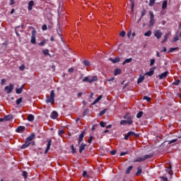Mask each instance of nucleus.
I'll return each instance as SVG.
<instances>
[{"label":"nucleus","mask_w":181,"mask_h":181,"mask_svg":"<svg viewBox=\"0 0 181 181\" xmlns=\"http://www.w3.org/2000/svg\"><path fill=\"white\" fill-rule=\"evenodd\" d=\"M42 29L43 30H47V25H46L45 24L43 25L42 26Z\"/></svg>","instance_id":"56"},{"label":"nucleus","mask_w":181,"mask_h":181,"mask_svg":"<svg viewBox=\"0 0 181 181\" xmlns=\"http://www.w3.org/2000/svg\"><path fill=\"white\" fill-rule=\"evenodd\" d=\"M7 94H11V92L13 90V85L10 84L5 87Z\"/></svg>","instance_id":"10"},{"label":"nucleus","mask_w":181,"mask_h":181,"mask_svg":"<svg viewBox=\"0 0 181 181\" xmlns=\"http://www.w3.org/2000/svg\"><path fill=\"white\" fill-rule=\"evenodd\" d=\"M35 6V1L31 0L28 2V11H32V9H33V6Z\"/></svg>","instance_id":"15"},{"label":"nucleus","mask_w":181,"mask_h":181,"mask_svg":"<svg viewBox=\"0 0 181 181\" xmlns=\"http://www.w3.org/2000/svg\"><path fill=\"white\" fill-rule=\"evenodd\" d=\"M115 153H117V150H113L110 151L111 155H115Z\"/></svg>","instance_id":"61"},{"label":"nucleus","mask_w":181,"mask_h":181,"mask_svg":"<svg viewBox=\"0 0 181 181\" xmlns=\"http://www.w3.org/2000/svg\"><path fill=\"white\" fill-rule=\"evenodd\" d=\"M103 98V95H100L92 103V105H95V104H97V103H98V101H100V100H101Z\"/></svg>","instance_id":"22"},{"label":"nucleus","mask_w":181,"mask_h":181,"mask_svg":"<svg viewBox=\"0 0 181 181\" xmlns=\"http://www.w3.org/2000/svg\"><path fill=\"white\" fill-rule=\"evenodd\" d=\"M168 8V1L165 0L162 4V9H166Z\"/></svg>","instance_id":"28"},{"label":"nucleus","mask_w":181,"mask_h":181,"mask_svg":"<svg viewBox=\"0 0 181 181\" xmlns=\"http://www.w3.org/2000/svg\"><path fill=\"white\" fill-rule=\"evenodd\" d=\"M168 74H169V71H165L163 74H160L158 77L160 80H163V78H166L168 77Z\"/></svg>","instance_id":"13"},{"label":"nucleus","mask_w":181,"mask_h":181,"mask_svg":"<svg viewBox=\"0 0 181 181\" xmlns=\"http://www.w3.org/2000/svg\"><path fill=\"white\" fill-rule=\"evenodd\" d=\"M134 169V166L130 165L127 169L126 170V175H129L131 173V171Z\"/></svg>","instance_id":"26"},{"label":"nucleus","mask_w":181,"mask_h":181,"mask_svg":"<svg viewBox=\"0 0 181 181\" xmlns=\"http://www.w3.org/2000/svg\"><path fill=\"white\" fill-rule=\"evenodd\" d=\"M144 115V112L140 111L137 115H136V118H141Z\"/></svg>","instance_id":"40"},{"label":"nucleus","mask_w":181,"mask_h":181,"mask_svg":"<svg viewBox=\"0 0 181 181\" xmlns=\"http://www.w3.org/2000/svg\"><path fill=\"white\" fill-rule=\"evenodd\" d=\"M71 148L72 153H76V148H74V145H71Z\"/></svg>","instance_id":"50"},{"label":"nucleus","mask_w":181,"mask_h":181,"mask_svg":"<svg viewBox=\"0 0 181 181\" xmlns=\"http://www.w3.org/2000/svg\"><path fill=\"white\" fill-rule=\"evenodd\" d=\"M135 136V138H139V134L135 133V132H129L124 137V139L127 140L129 136Z\"/></svg>","instance_id":"5"},{"label":"nucleus","mask_w":181,"mask_h":181,"mask_svg":"<svg viewBox=\"0 0 181 181\" xmlns=\"http://www.w3.org/2000/svg\"><path fill=\"white\" fill-rule=\"evenodd\" d=\"M54 97H55L54 90H51V93H50V97L47 96L46 103H50L52 105H53V104H54Z\"/></svg>","instance_id":"3"},{"label":"nucleus","mask_w":181,"mask_h":181,"mask_svg":"<svg viewBox=\"0 0 181 181\" xmlns=\"http://www.w3.org/2000/svg\"><path fill=\"white\" fill-rule=\"evenodd\" d=\"M30 145V142L25 140V144L21 146V149H26Z\"/></svg>","instance_id":"21"},{"label":"nucleus","mask_w":181,"mask_h":181,"mask_svg":"<svg viewBox=\"0 0 181 181\" xmlns=\"http://www.w3.org/2000/svg\"><path fill=\"white\" fill-rule=\"evenodd\" d=\"M45 43H46V41L43 40V41L40 42L38 45H39V46H44Z\"/></svg>","instance_id":"57"},{"label":"nucleus","mask_w":181,"mask_h":181,"mask_svg":"<svg viewBox=\"0 0 181 181\" xmlns=\"http://www.w3.org/2000/svg\"><path fill=\"white\" fill-rule=\"evenodd\" d=\"M153 154L149 153L143 156L137 157L134 160V163H136L137 162H144V160H146V159H151V158H153Z\"/></svg>","instance_id":"1"},{"label":"nucleus","mask_w":181,"mask_h":181,"mask_svg":"<svg viewBox=\"0 0 181 181\" xmlns=\"http://www.w3.org/2000/svg\"><path fill=\"white\" fill-rule=\"evenodd\" d=\"M69 73H73V71H74V68H70L68 69Z\"/></svg>","instance_id":"62"},{"label":"nucleus","mask_w":181,"mask_h":181,"mask_svg":"<svg viewBox=\"0 0 181 181\" xmlns=\"http://www.w3.org/2000/svg\"><path fill=\"white\" fill-rule=\"evenodd\" d=\"M149 15H150L149 25L153 26V25H155V15L153 14V11H149Z\"/></svg>","instance_id":"6"},{"label":"nucleus","mask_w":181,"mask_h":181,"mask_svg":"<svg viewBox=\"0 0 181 181\" xmlns=\"http://www.w3.org/2000/svg\"><path fill=\"white\" fill-rule=\"evenodd\" d=\"M161 179L164 181H168V177H161Z\"/></svg>","instance_id":"64"},{"label":"nucleus","mask_w":181,"mask_h":181,"mask_svg":"<svg viewBox=\"0 0 181 181\" xmlns=\"http://www.w3.org/2000/svg\"><path fill=\"white\" fill-rule=\"evenodd\" d=\"M124 155H128V151H122L120 153V156H124Z\"/></svg>","instance_id":"47"},{"label":"nucleus","mask_w":181,"mask_h":181,"mask_svg":"<svg viewBox=\"0 0 181 181\" xmlns=\"http://www.w3.org/2000/svg\"><path fill=\"white\" fill-rule=\"evenodd\" d=\"M23 176L24 179H26V177H28V172L23 171Z\"/></svg>","instance_id":"45"},{"label":"nucleus","mask_w":181,"mask_h":181,"mask_svg":"<svg viewBox=\"0 0 181 181\" xmlns=\"http://www.w3.org/2000/svg\"><path fill=\"white\" fill-rule=\"evenodd\" d=\"M180 83V80L177 79V81H174L172 85L173 86H179V84Z\"/></svg>","instance_id":"39"},{"label":"nucleus","mask_w":181,"mask_h":181,"mask_svg":"<svg viewBox=\"0 0 181 181\" xmlns=\"http://www.w3.org/2000/svg\"><path fill=\"white\" fill-rule=\"evenodd\" d=\"M22 91H23V90H22V88H17V89L16 90V94H21V93H22Z\"/></svg>","instance_id":"43"},{"label":"nucleus","mask_w":181,"mask_h":181,"mask_svg":"<svg viewBox=\"0 0 181 181\" xmlns=\"http://www.w3.org/2000/svg\"><path fill=\"white\" fill-rule=\"evenodd\" d=\"M121 74V69H116L114 72L115 76H118V74Z\"/></svg>","instance_id":"31"},{"label":"nucleus","mask_w":181,"mask_h":181,"mask_svg":"<svg viewBox=\"0 0 181 181\" xmlns=\"http://www.w3.org/2000/svg\"><path fill=\"white\" fill-rule=\"evenodd\" d=\"M47 148L45 151V153H47V152H49V151H50V146H52V139H47Z\"/></svg>","instance_id":"9"},{"label":"nucleus","mask_w":181,"mask_h":181,"mask_svg":"<svg viewBox=\"0 0 181 181\" xmlns=\"http://www.w3.org/2000/svg\"><path fill=\"white\" fill-rule=\"evenodd\" d=\"M179 47H171L168 50V53H172V52H175V50H177Z\"/></svg>","instance_id":"35"},{"label":"nucleus","mask_w":181,"mask_h":181,"mask_svg":"<svg viewBox=\"0 0 181 181\" xmlns=\"http://www.w3.org/2000/svg\"><path fill=\"white\" fill-rule=\"evenodd\" d=\"M15 31H16V34L19 37V36H21V35L19 34V32H23V27L18 26L16 28Z\"/></svg>","instance_id":"12"},{"label":"nucleus","mask_w":181,"mask_h":181,"mask_svg":"<svg viewBox=\"0 0 181 181\" xmlns=\"http://www.w3.org/2000/svg\"><path fill=\"white\" fill-rule=\"evenodd\" d=\"M155 64V59H152L150 61V66H153Z\"/></svg>","instance_id":"48"},{"label":"nucleus","mask_w":181,"mask_h":181,"mask_svg":"<svg viewBox=\"0 0 181 181\" xmlns=\"http://www.w3.org/2000/svg\"><path fill=\"white\" fill-rule=\"evenodd\" d=\"M142 173V167H137V172L136 173V176H139Z\"/></svg>","instance_id":"24"},{"label":"nucleus","mask_w":181,"mask_h":181,"mask_svg":"<svg viewBox=\"0 0 181 181\" xmlns=\"http://www.w3.org/2000/svg\"><path fill=\"white\" fill-rule=\"evenodd\" d=\"M35 134H31L30 136H28L25 140L27 142H32V141H33V139H35Z\"/></svg>","instance_id":"18"},{"label":"nucleus","mask_w":181,"mask_h":181,"mask_svg":"<svg viewBox=\"0 0 181 181\" xmlns=\"http://www.w3.org/2000/svg\"><path fill=\"white\" fill-rule=\"evenodd\" d=\"M175 142H177V139H173L169 141V144H175Z\"/></svg>","instance_id":"52"},{"label":"nucleus","mask_w":181,"mask_h":181,"mask_svg":"<svg viewBox=\"0 0 181 181\" xmlns=\"http://www.w3.org/2000/svg\"><path fill=\"white\" fill-rule=\"evenodd\" d=\"M143 100H146V101H147V103H149V101H151V98L145 95V96H144Z\"/></svg>","instance_id":"42"},{"label":"nucleus","mask_w":181,"mask_h":181,"mask_svg":"<svg viewBox=\"0 0 181 181\" xmlns=\"http://www.w3.org/2000/svg\"><path fill=\"white\" fill-rule=\"evenodd\" d=\"M127 124H128V122L127 120L120 121V125H127Z\"/></svg>","instance_id":"44"},{"label":"nucleus","mask_w":181,"mask_h":181,"mask_svg":"<svg viewBox=\"0 0 181 181\" xmlns=\"http://www.w3.org/2000/svg\"><path fill=\"white\" fill-rule=\"evenodd\" d=\"M126 35V33L125 31H122L120 33H119V36H122V37H124Z\"/></svg>","instance_id":"49"},{"label":"nucleus","mask_w":181,"mask_h":181,"mask_svg":"<svg viewBox=\"0 0 181 181\" xmlns=\"http://www.w3.org/2000/svg\"><path fill=\"white\" fill-rule=\"evenodd\" d=\"M168 39H169V33H166L165 35H164V38L163 40V41L161 42V43H165Z\"/></svg>","instance_id":"27"},{"label":"nucleus","mask_w":181,"mask_h":181,"mask_svg":"<svg viewBox=\"0 0 181 181\" xmlns=\"http://www.w3.org/2000/svg\"><path fill=\"white\" fill-rule=\"evenodd\" d=\"M105 112H107V109H105V110L100 111V112L99 114L100 117H103V115H104V114H105Z\"/></svg>","instance_id":"41"},{"label":"nucleus","mask_w":181,"mask_h":181,"mask_svg":"<svg viewBox=\"0 0 181 181\" xmlns=\"http://www.w3.org/2000/svg\"><path fill=\"white\" fill-rule=\"evenodd\" d=\"M84 66L86 67H88V66H91V64H90V61L88 60H84L83 61Z\"/></svg>","instance_id":"32"},{"label":"nucleus","mask_w":181,"mask_h":181,"mask_svg":"<svg viewBox=\"0 0 181 181\" xmlns=\"http://www.w3.org/2000/svg\"><path fill=\"white\" fill-rule=\"evenodd\" d=\"M108 60H110V62H112L113 64H115L117 63H119L121 59L119 57H116L115 59H112V57H110L108 59Z\"/></svg>","instance_id":"11"},{"label":"nucleus","mask_w":181,"mask_h":181,"mask_svg":"<svg viewBox=\"0 0 181 181\" xmlns=\"http://www.w3.org/2000/svg\"><path fill=\"white\" fill-rule=\"evenodd\" d=\"M145 15H146V10L143 9V11H141V16L139 20V22H141V19H142V18H144V16H145Z\"/></svg>","instance_id":"29"},{"label":"nucleus","mask_w":181,"mask_h":181,"mask_svg":"<svg viewBox=\"0 0 181 181\" xmlns=\"http://www.w3.org/2000/svg\"><path fill=\"white\" fill-rule=\"evenodd\" d=\"M98 80V77L97 76H86L82 79V81L83 83H89L91 84V83H94V81H97Z\"/></svg>","instance_id":"2"},{"label":"nucleus","mask_w":181,"mask_h":181,"mask_svg":"<svg viewBox=\"0 0 181 181\" xmlns=\"http://www.w3.org/2000/svg\"><path fill=\"white\" fill-rule=\"evenodd\" d=\"M86 146H87V144L84 143L81 144L79 146V153H83V151H84V149H86Z\"/></svg>","instance_id":"16"},{"label":"nucleus","mask_w":181,"mask_h":181,"mask_svg":"<svg viewBox=\"0 0 181 181\" xmlns=\"http://www.w3.org/2000/svg\"><path fill=\"white\" fill-rule=\"evenodd\" d=\"M25 131V126H19L16 129V132L18 134H21V132H23Z\"/></svg>","instance_id":"20"},{"label":"nucleus","mask_w":181,"mask_h":181,"mask_svg":"<svg viewBox=\"0 0 181 181\" xmlns=\"http://www.w3.org/2000/svg\"><path fill=\"white\" fill-rule=\"evenodd\" d=\"M154 36L156 37V39H160V37H162V33L160 30H157L154 33Z\"/></svg>","instance_id":"14"},{"label":"nucleus","mask_w":181,"mask_h":181,"mask_svg":"<svg viewBox=\"0 0 181 181\" xmlns=\"http://www.w3.org/2000/svg\"><path fill=\"white\" fill-rule=\"evenodd\" d=\"M27 119L30 122H32L33 121L35 120V116L33 115L30 114V115H28Z\"/></svg>","instance_id":"23"},{"label":"nucleus","mask_w":181,"mask_h":181,"mask_svg":"<svg viewBox=\"0 0 181 181\" xmlns=\"http://www.w3.org/2000/svg\"><path fill=\"white\" fill-rule=\"evenodd\" d=\"M4 119H5V121H11V119H12V116L6 115L4 117Z\"/></svg>","instance_id":"36"},{"label":"nucleus","mask_w":181,"mask_h":181,"mask_svg":"<svg viewBox=\"0 0 181 181\" xmlns=\"http://www.w3.org/2000/svg\"><path fill=\"white\" fill-rule=\"evenodd\" d=\"M30 42L33 45H36V30H35L32 31Z\"/></svg>","instance_id":"7"},{"label":"nucleus","mask_w":181,"mask_h":181,"mask_svg":"<svg viewBox=\"0 0 181 181\" xmlns=\"http://www.w3.org/2000/svg\"><path fill=\"white\" fill-rule=\"evenodd\" d=\"M57 32L59 36H62V30H60V28H59V30H57Z\"/></svg>","instance_id":"55"},{"label":"nucleus","mask_w":181,"mask_h":181,"mask_svg":"<svg viewBox=\"0 0 181 181\" xmlns=\"http://www.w3.org/2000/svg\"><path fill=\"white\" fill-rule=\"evenodd\" d=\"M22 101H23V98H20L16 100V105H19L21 104V103H22Z\"/></svg>","instance_id":"37"},{"label":"nucleus","mask_w":181,"mask_h":181,"mask_svg":"<svg viewBox=\"0 0 181 181\" xmlns=\"http://www.w3.org/2000/svg\"><path fill=\"white\" fill-rule=\"evenodd\" d=\"M88 142V144H91L93 142V136H90Z\"/></svg>","instance_id":"53"},{"label":"nucleus","mask_w":181,"mask_h":181,"mask_svg":"<svg viewBox=\"0 0 181 181\" xmlns=\"http://www.w3.org/2000/svg\"><path fill=\"white\" fill-rule=\"evenodd\" d=\"M89 112H90V110L86 109V110L83 111V117H86V115H88V113H89Z\"/></svg>","instance_id":"34"},{"label":"nucleus","mask_w":181,"mask_h":181,"mask_svg":"<svg viewBox=\"0 0 181 181\" xmlns=\"http://www.w3.org/2000/svg\"><path fill=\"white\" fill-rule=\"evenodd\" d=\"M100 127H102V128H104L105 127V122H100Z\"/></svg>","instance_id":"51"},{"label":"nucleus","mask_w":181,"mask_h":181,"mask_svg":"<svg viewBox=\"0 0 181 181\" xmlns=\"http://www.w3.org/2000/svg\"><path fill=\"white\" fill-rule=\"evenodd\" d=\"M57 117H59L57 112L53 111L51 113L50 117L52 118V119H56V118H57Z\"/></svg>","instance_id":"19"},{"label":"nucleus","mask_w":181,"mask_h":181,"mask_svg":"<svg viewBox=\"0 0 181 181\" xmlns=\"http://www.w3.org/2000/svg\"><path fill=\"white\" fill-rule=\"evenodd\" d=\"M134 6H135V4L134 3V1H132V12H134Z\"/></svg>","instance_id":"60"},{"label":"nucleus","mask_w":181,"mask_h":181,"mask_svg":"<svg viewBox=\"0 0 181 181\" xmlns=\"http://www.w3.org/2000/svg\"><path fill=\"white\" fill-rule=\"evenodd\" d=\"M82 176H83V177H86V176H88V175H87V171H83Z\"/></svg>","instance_id":"59"},{"label":"nucleus","mask_w":181,"mask_h":181,"mask_svg":"<svg viewBox=\"0 0 181 181\" xmlns=\"http://www.w3.org/2000/svg\"><path fill=\"white\" fill-rule=\"evenodd\" d=\"M145 80L144 76H140L137 80V84H140V83H142Z\"/></svg>","instance_id":"25"},{"label":"nucleus","mask_w":181,"mask_h":181,"mask_svg":"<svg viewBox=\"0 0 181 181\" xmlns=\"http://www.w3.org/2000/svg\"><path fill=\"white\" fill-rule=\"evenodd\" d=\"M15 4V0H10V6Z\"/></svg>","instance_id":"63"},{"label":"nucleus","mask_w":181,"mask_h":181,"mask_svg":"<svg viewBox=\"0 0 181 181\" xmlns=\"http://www.w3.org/2000/svg\"><path fill=\"white\" fill-rule=\"evenodd\" d=\"M84 134H86V132H82L81 134L78 136V145H80L83 141H84Z\"/></svg>","instance_id":"8"},{"label":"nucleus","mask_w":181,"mask_h":181,"mask_svg":"<svg viewBox=\"0 0 181 181\" xmlns=\"http://www.w3.org/2000/svg\"><path fill=\"white\" fill-rule=\"evenodd\" d=\"M132 62V58H129L124 60V62L122 63L123 66L127 64V63H131Z\"/></svg>","instance_id":"30"},{"label":"nucleus","mask_w":181,"mask_h":181,"mask_svg":"<svg viewBox=\"0 0 181 181\" xmlns=\"http://www.w3.org/2000/svg\"><path fill=\"white\" fill-rule=\"evenodd\" d=\"M42 53L43 54H45V56L49 54V49H43Z\"/></svg>","instance_id":"46"},{"label":"nucleus","mask_w":181,"mask_h":181,"mask_svg":"<svg viewBox=\"0 0 181 181\" xmlns=\"http://www.w3.org/2000/svg\"><path fill=\"white\" fill-rule=\"evenodd\" d=\"M156 0H150L148 5L149 6H153L155 5Z\"/></svg>","instance_id":"38"},{"label":"nucleus","mask_w":181,"mask_h":181,"mask_svg":"<svg viewBox=\"0 0 181 181\" xmlns=\"http://www.w3.org/2000/svg\"><path fill=\"white\" fill-rule=\"evenodd\" d=\"M155 69H156V67L151 68L150 71L146 73L147 76H148L149 77L153 76V74H155Z\"/></svg>","instance_id":"17"},{"label":"nucleus","mask_w":181,"mask_h":181,"mask_svg":"<svg viewBox=\"0 0 181 181\" xmlns=\"http://www.w3.org/2000/svg\"><path fill=\"white\" fill-rule=\"evenodd\" d=\"M58 134H59V136H62L63 135V134H64V131L59 130Z\"/></svg>","instance_id":"58"},{"label":"nucleus","mask_w":181,"mask_h":181,"mask_svg":"<svg viewBox=\"0 0 181 181\" xmlns=\"http://www.w3.org/2000/svg\"><path fill=\"white\" fill-rule=\"evenodd\" d=\"M123 118L127 120L128 125H132L134 124V117L129 116V113H127Z\"/></svg>","instance_id":"4"},{"label":"nucleus","mask_w":181,"mask_h":181,"mask_svg":"<svg viewBox=\"0 0 181 181\" xmlns=\"http://www.w3.org/2000/svg\"><path fill=\"white\" fill-rule=\"evenodd\" d=\"M19 70H21V71H23V70H25V65H21L19 67Z\"/></svg>","instance_id":"54"},{"label":"nucleus","mask_w":181,"mask_h":181,"mask_svg":"<svg viewBox=\"0 0 181 181\" xmlns=\"http://www.w3.org/2000/svg\"><path fill=\"white\" fill-rule=\"evenodd\" d=\"M151 35H152V30H148L147 32H146L144 33V36H146V37H149L151 36Z\"/></svg>","instance_id":"33"}]
</instances>
